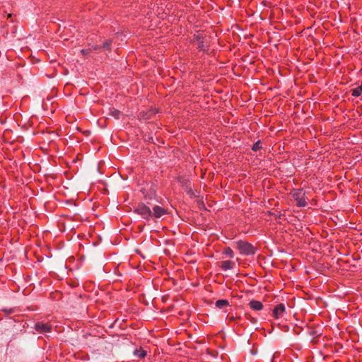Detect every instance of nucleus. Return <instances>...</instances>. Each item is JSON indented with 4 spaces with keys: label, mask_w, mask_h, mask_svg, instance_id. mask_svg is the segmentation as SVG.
<instances>
[{
    "label": "nucleus",
    "mask_w": 362,
    "mask_h": 362,
    "mask_svg": "<svg viewBox=\"0 0 362 362\" xmlns=\"http://www.w3.org/2000/svg\"><path fill=\"white\" fill-rule=\"evenodd\" d=\"M291 195L296 202L297 206L305 207L308 204V199L305 197V192L302 189L292 190Z\"/></svg>",
    "instance_id": "obj_1"
},
{
    "label": "nucleus",
    "mask_w": 362,
    "mask_h": 362,
    "mask_svg": "<svg viewBox=\"0 0 362 362\" xmlns=\"http://www.w3.org/2000/svg\"><path fill=\"white\" fill-rule=\"evenodd\" d=\"M133 211L146 221L152 217V211L150 207L144 203H139L134 206Z\"/></svg>",
    "instance_id": "obj_2"
},
{
    "label": "nucleus",
    "mask_w": 362,
    "mask_h": 362,
    "mask_svg": "<svg viewBox=\"0 0 362 362\" xmlns=\"http://www.w3.org/2000/svg\"><path fill=\"white\" fill-rule=\"evenodd\" d=\"M237 247L240 252L246 255H254L255 249L253 245L247 242L239 240L236 243Z\"/></svg>",
    "instance_id": "obj_3"
},
{
    "label": "nucleus",
    "mask_w": 362,
    "mask_h": 362,
    "mask_svg": "<svg viewBox=\"0 0 362 362\" xmlns=\"http://www.w3.org/2000/svg\"><path fill=\"white\" fill-rule=\"evenodd\" d=\"M34 329L40 334L49 333L52 330V326L48 322H37L35 324Z\"/></svg>",
    "instance_id": "obj_4"
},
{
    "label": "nucleus",
    "mask_w": 362,
    "mask_h": 362,
    "mask_svg": "<svg viewBox=\"0 0 362 362\" xmlns=\"http://www.w3.org/2000/svg\"><path fill=\"white\" fill-rule=\"evenodd\" d=\"M141 192L142 193L144 199L151 200L156 196V189L153 185H151L148 189L143 187L141 189Z\"/></svg>",
    "instance_id": "obj_5"
},
{
    "label": "nucleus",
    "mask_w": 362,
    "mask_h": 362,
    "mask_svg": "<svg viewBox=\"0 0 362 362\" xmlns=\"http://www.w3.org/2000/svg\"><path fill=\"white\" fill-rule=\"evenodd\" d=\"M286 313V308L283 303L276 305L272 310V316L275 319L281 318Z\"/></svg>",
    "instance_id": "obj_6"
},
{
    "label": "nucleus",
    "mask_w": 362,
    "mask_h": 362,
    "mask_svg": "<svg viewBox=\"0 0 362 362\" xmlns=\"http://www.w3.org/2000/svg\"><path fill=\"white\" fill-rule=\"evenodd\" d=\"M151 211L152 217H154L156 218H159L163 215L167 214L168 213L167 210L165 208L161 207L160 206H154L153 207V211Z\"/></svg>",
    "instance_id": "obj_7"
},
{
    "label": "nucleus",
    "mask_w": 362,
    "mask_h": 362,
    "mask_svg": "<svg viewBox=\"0 0 362 362\" xmlns=\"http://www.w3.org/2000/svg\"><path fill=\"white\" fill-rule=\"evenodd\" d=\"M248 305L251 309L255 311L261 310L263 308L262 303L256 300H250Z\"/></svg>",
    "instance_id": "obj_8"
},
{
    "label": "nucleus",
    "mask_w": 362,
    "mask_h": 362,
    "mask_svg": "<svg viewBox=\"0 0 362 362\" xmlns=\"http://www.w3.org/2000/svg\"><path fill=\"white\" fill-rule=\"evenodd\" d=\"M111 45H112V40H107L105 42H104L103 43V45L101 46H94L93 47V49L94 50H98L100 48H103L105 49H107V50H110L111 49Z\"/></svg>",
    "instance_id": "obj_9"
},
{
    "label": "nucleus",
    "mask_w": 362,
    "mask_h": 362,
    "mask_svg": "<svg viewBox=\"0 0 362 362\" xmlns=\"http://www.w3.org/2000/svg\"><path fill=\"white\" fill-rule=\"evenodd\" d=\"M146 354V351L143 350L142 348L136 349L134 351V355L141 359L144 358Z\"/></svg>",
    "instance_id": "obj_10"
},
{
    "label": "nucleus",
    "mask_w": 362,
    "mask_h": 362,
    "mask_svg": "<svg viewBox=\"0 0 362 362\" xmlns=\"http://www.w3.org/2000/svg\"><path fill=\"white\" fill-rule=\"evenodd\" d=\"M351 95L354 97H359L362 94V81L360 86L351 90Z\"/></svg>",
    "instance_id": "obj_11"
},
{
    "label": "nucleus",
    "mask_w": 362,
    "mask_h": 362,
    "mask_svg": "<svg viewBox=\"0 0 362 362\" xmlns=\"http://www.w3.org/2000/svg\"><path fill=\"white\" fill-rule=\"evenodd\" d=\"M121 115L122 112L119 110L114 107L110 108L109 115L115 117V119H119Z\"/></svg>",
    "instance_id": "obj_12"
},
{
    "label": "nucleus",
    "mask_w": 362,
    "mask_h": 362,
    "mask_svg": "<svg viewBox=\"0 0 362 362\" xmlns=\"http://www.w3.org/2000/svg\"><path fill=\"white\" fill-rule=\"evenodd\" d=\"M216 306L218 308L226 307V299L218 300L216 302Z\"/></svg>",
    "instance_id": "obj_13"
},
{
    "label": "nucleus",
    "mask_w": 362,
    "mask_h": 362,
    "mask_svg": "<svg viewBox=\"0 0 362 362\" xmlns=\"http://www.w3.org/2000/svg\"><path fill=\"white\" fill-rule=\"evenodd\" d=\"M262 148V144L260 141H257L252 146V150L254 151H257Z\"/></svg>",
    "instance_id": "obj_14"
},
{
    "label": "nucleus",
    "mask_w": 362,
    "mask_h": 362,
    "mask_svg": "<svg viewBox=\"0 0 362 362\" xmlns=\"http://www.w3.org/2000/svg\"><path fill=\"white\" fill-rule=\"evenodd\" d=\"M199 43H198V48L201 50H205L206 47H207L203 40H200V38L198 39Z\"/></svg>",
    "instance_id": "obj_15"
},
{
    "label": "nucleus",
    "mask_w": 362,
    "mask_h": 362,
    "mask_svg": "<svg viewBox=\"0 0 362 362\" xmlns=\"http://www.w3.org/2000/svg\"><path fill=\"white\" fill-rule=\"evenodd\" d=\"M234 266V262L228 260V270L232 269Z\"/></svg>",
    "instance_id": "obj_16"
},
{
    "label": "nucleus",
    "mask_w": 362,
    "mask_h": 362,
    "mask_svg": "<svg viewBox=\"0 0 362 362\" xmlns=\"http://www.w3.org/2000/svg\"><path fill=\"white\" fill-rule=\"evenodd\" d=\"M228 257L233 258V250L228 247Z\"/></svg>",
    "instance_id": "obj_17"
},
{
    "label": "nucleus",
    "mask_w": 362,
    "mask_h": 362,
    "mask_svg": "<svg viewBox=\"0 0 362 362\" xmlns=\"http://www.w3.org/2000/svg\"><path fill=\"white\" fill-rule=\"evenodd\" d=\"M90 52V49H83L81 50V52L83 54H88Z\"/></svg>",
    "instance_id": "obj_18"
},
{
    "label": "nucleus",
    "mask_w": 362,
    "mask_h": 362,
    "mask_svg": "<svg viewBox=\"0 0 362 362\" xmlns=\"http://www.w3.org/2000/svg\"><path fill=\"white\" fill-rule=\"evenodd\" d=\"M221 267H222L224 270H226V261H222V262H221Z\"/></svg>",
    "instance_id": "obj_19"
},
{
    "label": "nucleus",
    "mask_w": 362,
    "mask_h": 362,
    "mask_svg": "<svg viewBox=\"0 0 362 362\" xmlns=\"http://www.w3.org/2000/svg\"><path fill=\"white\" fill-rule=\"evenodd\" d=\"M4 311H5V312H6V313H8V314H10V313H13V310H8V311L5 310Z\"/></svg>",
    "instance_id": "obj_20"
},
{
    "label": "nucleus",
    "mask_w": 362,
    "mask_h": 362,
    "mask_svg": "<svg viewBox=\"0 0 362 362\" xmlns=\"http://www.w3.org/2000/svg\"><path fill=\"white\" fill-rule=\"evenodd\" d=\"M223 334H224L223 332L218 333V337H222Z\"/></svg>",
    "instance_id": "obj_21"
},
{
    "label": "nucleus",
    "mask_w": 362,
    "mask_h": 362,
    "mask_svg": "<svg viewBox=\"0 0 362 362\" xmlns=\"http://www.w3.org/2000/svg\"><path fill=\"white\" fill-rule=\"evenodd\" d=\"M223 254L226 253V248H224V249L223 250Z\"/></svg>",
    "instance_id": "obj_22"
}]
</instances>
